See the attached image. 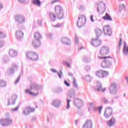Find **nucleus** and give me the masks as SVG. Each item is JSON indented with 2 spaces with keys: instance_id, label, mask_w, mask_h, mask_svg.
<instances>
[{
  "instance_id": "1",
  "label": "nucleus",
  "mask_w": 128,
  "mask_h": 128,
  "mask_svg": "<svg viewBox=\"0 0 128 128\" xmlns=\"http://www.w3.org/2000/svg\"><path fill=\"white\" fill-rule=\"evenodd\" d=\"M99 60H104L101 62V66L102 68H108L112 66V57L110 56H98Z\"/></svg>"
},
{
  "instance_id": "2",
  "label": "nucleus",
  "mask_w": 128,
  "mask_h": 128,
  "mask_svg": "<svg viewBox=\"0 0 128 128\" xmlns=\"http://www.w3.org/2000/svg\"><path fill=\"white\" fill-rule=\"evenodd\" d=\"M40 89V86L33 83L30 86V89H26L25 90V92L26 94H30V96H36L38 94V93H34L32 92V90H39Z\"/></svg>"
},
{
  "instance_id": "3",
  "label": "nucleus",
  "mask_w": 128,
  "mask_h": 128,
  "mask_svg": "<svg viewBox=\"0 0 128 128\" xmlns=\"http://www.w3.org/2000/svg\"><path fill=\"white\" fill-rule=\"evenodd\" d=\"M12 122H14V120L10 118L0 119V124L2 126H8L12 124Z\"/></svg>"
},
{
  "instance_id": "4",
  "label": "nucleus",
  "mask_w": 128,
  "mask_h": 128,
  "mask_svg": "<svg viewBox=\"0 0 128 128\" xmlns=\"http://www.w3.org/2000/svg\"><path fill=\"white\" fill-rule=\"evenodd\" d=\"M55 12L58 20H62L64 18V11L60 6H56Z\"/></svg>"
},
{
  "instance_id": "5",
  "label": "nucleus",
  "mask_w": 128,
  "mask_h": 128,
  "mask_svg": "<svg viewBox=\"0 0 128 128\" xmlns=\"http://www.w3.org/2000/svg\"><path fill=\"white\" fill-rule=\"evenodd\" d=\"M86 18L84 15H81L78 17V20L77 22V26L80 28L82 26H84V24H86Z\"/></svg>"
},
{
  "instance_id": "6",
  "label": "nucleus",
  "mask_w": 128,
  "mask_h": 128,
  "mask_svg": "<svg viewBox=\"0 0 128 128\" xmlns=\"http://www.w3.org/2000/svg\"><path fill=\"white\" fill-rule=\"evenodd\" d=\"M73 102L77 108H80L84 104L82 100L79 98H74Z\"/></svg>"
},
{
  "instance_id": "7",
  "label": "nucleus",
  "mask_w": 128,
  "mask_h": 128,
  "mask_svg": "<svg viewBox=\"0 0 128 128\" xmlns=\"http://www.w3.org/2000/svg\"><path fill=\"white\" fill-rule=\"evenodd\" d=\"M97 10L100 14H103L106 10V4L103 2H100L98 4Z\"/></svg>"
},
{
  "instance_id": "8",
  "label": "nucleus",
  "mask_w": 128,
  "mask_h": 128,
  "mask_svg": "<svg viewBox=\"0 0 128 128\" xmlns=\"http://www.w3.org/2000/svg\"><path fill=\"white\" fill-rule=\"evenodd\" d=\"M109 90L110 94H118V90L116 89V84L114 82L112 83L109 88Z\"/></svg>"
},
{
  "instance_id": "9",
  "label": "nucleus",
  "mask_w": 128,
  "mask_h": 128,
  "mask_svg": "<svg viewBox=\"0 0 128 128\" xmlns=\"http://www.w3.org/2000/svg\"><path fill=\"white\" fill-rule=\"evenodd\" d=\"M96 74L98 78H106L108 76V71H104L102 70H100L97 71L96 73Z\"/></svg>"
},
{
  "instance_id": "10",
  "label": "nucleus",
  "mask_w": 128,
  "mask_h": 128,
  "mask_svg": "<svg viewBox=\"0 0 128 128\" xmlns=\"http://www.w3.org/2000/svg\"><path fill=\"white\" fill-rule=\"evenodd\" d=\"M103 32L105 36H112V32L110 25L104 26L103 27Z\"/></svg>"
},
{
  "instance_id": "11",
  "label": "nucleus",
  "mask_w": 128,
  "mask_h": 128,
  "mask_svg": "<svg viewBox=\"0 0 128 128\" xmlns=\"http://www.w3.org/2000/svg\"><path fill=\"white\" fill-rule=\"evenodd\" d=\"M36 109L32 107H26L23 110V114L24 116H28L30 112H34Z\"/></svg>"
},
{
  "instance_id": "12",
  "label": "nucleus",
  "mask_w": 128,
  "mask_h": 128,
  "mask_svg": "<svg viewBox=\"0 0 128 128\" xmlns=\"http://www.w3.org/2000/svg\"><path fill=\"white\" fill-rule=\"evenodd\" d=\"M94 90L96 92H104L106 90V88H102V84L100 82H97L96 87H94Z\"/></svg>"
},
{
  "instance_id": "13",
  "label": "nucleus",
  "mask_w": 128,
  "mask_h": 128,
  "mask_svg": "<svg viewBox=\"0 0 128 128\" xmlns=\"http://www.w3.org/2000/svg\"><path fill=\"white\" fill-rule=\"evenodd\" d=\"M16 22L18 24H22L26 22V18L22 15L17 14L14 16Z\"/></svg>"
},
{
  "instance_id": "14",
  "label": "nucleus",
  "mask_w": 128,
  "mask_h": 128,
  "mask_svg": "<svg viewBox=\"0 0 128 128\" xmlns=\"http://www.w3.org/2000/svg\"><path fill=\"white\" fill-rule=\"evenodd\" d=\"M112 114V108L109 107L108 108L104 111V116L106 118H108Z\"/></svg>"
},
{
  "instance_id": "15",
  "label": "nucleus",
  "mask_w": 128,
  "mask_h": 128,
  "mask_svg": "<svg viewBox=\"0 0 128 128\" xmlns=\"http://www.w3.org/2000/svg\"><path fill=\"white\" fill-rule=\"evenodd\" d=\"M110 52V48L106 46H103L100 50V54L102 56L108 54Z\"/></svg>"
},
{
  "instance_id": "16",
  "label": "nucleus",
  "mask_w": 128,
  "mask_h": 128,
  "mask_svg": "<svg viewBox=\"0 0 128 128\" xmlns=\"http://www.w3.org/2000/svg\"><path fill=\"white\" fill-rule=\"evenodd\" d=\"M18 99V95L14 94L12 98L8 100L7 106H10L12 104H16V100Z\"/></svg>"
},
{
  "instance_id": "17",
  "label": "nucleus",
  "mask_w": 128,
  "mask_h": 128,
  "mask_svg": "<svg viewBox=\"0 0 128 128\" xmlns=\"http://www.w3.org/2000/svg\"><path fill=\"white\" fill-rule=\"evenodd\" d=\"M93 124L92 120H87L83 125L82 128H92Z\"/></svg>"
},
{
  "instance_id": "18",
  "label": "nucleus",
  "mask_w": 128,
  "mask_h": 128,
  "mask_svg": "<svg viewBox=\"0 0 128 128\" xmlns=\"http://www.w3.org/2000/svg\"><path fill=\"white\" fill-rule=\"evenodd\" d=\"M116 124V118L112 117L107 122V126L110 128L114 126Z\"/></svg>"
},
{
  "instance_id": "19",
  "label": "nucleus",
  "mask_w": 128,
  "mask_h": 128,
  "mask_svg": "<svg viewBox=\"0 0 128 128\" xmlns=\"http://www.w3.org/2000/svg\"><path fill=\"white\" fill-rule=\"evenodd\" d=\"M91 43L92 46H94L96 47V46H100V44H102V41L98 39H96V40L93 39L91 40Z\"/></svg>"
},
{
  "instance_id": "20",
  "label": "nucleus",
  "mask_w": 128,
  "mask_h": 128,
  "mask_svg": "<svg viewBox=\"0 0 128 128\" xmlns=\"http://www.w3.org/2000/svg\"><path fill=\"white\" fill-rule=\"evenodd\" d=\"M61 42L63 44H66V46H70L71 44L70 40L66 37L62 38L61 39Z\"/></svg>"
},
{
  "instance_id": "21",
  "label": "nucleus",
  "mask_w": 128,
  "mask_h": 128,
  "mask_svg": "<svg viewBox=\"0 0 128 128\" xmlns=\"http://www.w3.org/2000/svg\"><path fill=\"white\" fill-rule=\"evenodd\" d=\"M40 40L35 39L32 42V46L34 48H38L39 46H40Z\"/></svg>"
},
{
  "instance_id": "22",
  "label": "nucleus",
  "mask_w": 128,
  "mask_h": 128,
  "mask_svg": "<svg viewBox=\"0 0 128 128\" xmlns=\"http://www.w3.org/2000/svg\"><path fill=\"white\" fill-rule=\"evenodd\" d=\"M24 32L20 31V30H18L16 32V36L18 40H22V38H24Z\"/></svg>"
},
{
  "instance_id": "23",
  "label": "nucleus",
  "mask_w": 128,
  "mask_h": 128,
  "mask_svg": "<svg viewBox=\"0 0 128 128\" xmlns=\"http://www.w3.org/2000/svg\"><path fill=\"white\" fill-rule=\"evenodd\" d=\"M18 70V66L16 64H13L12 66V68L8 70V74H14V70Z\"/></svg>"
},
{
  "instance_id": "24",
  "label": "nucleus",
  "mask_w": 128,
  "mask_h": 128,
  "mask_svg": "<svg viewBox=\"0 0 128 128\" xmlns=\"http://www.w3.org/2000/svg\"><path fill=\"white\" fill-rule=\"evenodd\" d=\"M102 102L104 104H112L114 102V100L112 98L110 100H108L106 98L104 97L102 98Z\"/></svg>"
},
{
  "instance_id": "25",
  "label": "nucleus",
  "mask_w": 128,
  "mask_h": 128,
  "mask_svg": "<svg viewBox=\"0 0 128 128\" xmlns=\"http://www.w3.org/2000/svg\"><path fill=\"white\" fill-rule=\"evenodd\" d=\"M8 54L11 58H14L18 56V52L14 50L11 49L9 50Z\"/></svg>"
},
{
  "instance_id": "26",
  "label": "nucleus",
  "mask_w": 128,
  "mask_h": 128,
  "mask_svg": "<svg viewBox=\"0 0 128 128\" xmlns=\"http://www.w3.org/2000/svg\"><path fill=\"white\" fill-rule=\"evenodd\" d=\"M60 104H62V101H60V100H53L52 104L55 108H58V106H60Z\"/></svg>"
},
{
  "instance_id": "27",
  "label": "nucleus",
  "mask_w": 128,
  "mask_h": 128,
  "mask_svg": "<svg viewBox=\"0 0 128 128\" xmlns=\"http://www.w3.org/2000/svg\"><path fill=\"white\" fill-rule=\"evenodd\" d=\"M76 96V90H70L68 93V96L69 98H74Z\"/></svg>"
},
{
  "instance_id": "28",
  "label": "nucleus",
  "mask_w": 128,
  "mask_h": 128,
  "mask_svg": "<svg viewBox=\"0 0 128 128\" xmlns=\"http://www.w3.org/2000/svg\"><path fill=\"white\" fill-rule=\"evenodd\" d=\"M123 54L124 56H128V45H126V42H124Z\"/></svg>"
},
{
  "instance_id": "29",
  "label": "nucleus",
  "mask_w": 128,
  "mask_h": 128,
  "mask_svg": "<svg viewBox=\"0 0 128 128\" xmlns=\"http://www.w3.org/2000/svg\"><path fill=\"white\" fill-rule=\"evenodd\" d=\"M102 18L104 20H108V22H112V18L110 16V14H108L106 13L104 16L102 17Z\"/></svg>"
},
{
  "instance_id": "30",
  "label": "nucleus",
  "mask_w": 128,
  "mask_h": 128,
  "mask_svg": "<svg viewBox=\"0 0 128 128\" xmlns=\"http://www.w3.org/2000/svg\"><path fill=\"white\" fill-rule=\"evenodd\" d=\"M49 18L52 22H54L55 20H56V16L52 12H50L49 14Z\"/></svg>"
},
{
  "instance_id": "31",
  "label": "nucleus",
  "mask_w": 128,
  "mask_h": 128,
  "mask_svg": "<svg viewBox=\"0 0 128 128\" xmlns=\"http://www.w3.org/2000/svg\"><path fill=\"white\" fill-rule=\"evenodd\" d=\"M95 32L96 34L97 38H98V36H100L102 34V31L100 28L96 29L95 30Z\"/></svg>"
},
{
  "instance_id": "32",
  "label": "nucleus",
  "mask_w": 128,
  "mask_h": 128,
  "mask_svg": "<svg viewBox=\"0 0 128 128\" xmlns=\"http://www.w3.org/2000/svg\"><path fill=\"white\" fill-rule=\"evenodd\" d=\"M34 38L35 40H40L42 38V35H40V34L36 32L34 34Z\"/></svg>"
},
{
  "instance_id": "33",
  "label": "nucleus",
  "mask_w": 128,
  "mask_h": 128,
  "mask_svg": "<svg viewBox=\"0 0 128 128\" xmlns=\"http://www.w3.org/2000/svg\"><path fill=\"white\" fill-rule=\"evenodd\" d=\"M38 60V55L36 54V52H33V56L31 59L32 60Z\"/></svg>"
},
{
  "instance_id": "34",
  "label": "nucleus",
  "mask_w": 128,
  "mask_h": 128,
  "mask_svg": "<svg viewBox=\"0 0 128 128\" xmlns=\"http://www.w3.org/2000/svg\"><path fill=\"white\" fill-rule=\"evenodd\" d=\"M32 2L34 4L35 6H40V4H42V3H40V0H33Z\"/></svg>"
},
{
  "instance_id": "35",
  "label": "nucleus",
  "mask_w": 128,
  "mask_h": 128,
  "mask_svg": "<svg viewBox=\"0 0 128 128\" xmlns=\"http://www.w3.org/2000/svg\"><path fill=\"white\" fill-rule=\"evenodd\" d=\"M26 56L29 60H32V56H34V52H27L26 54Z\"/></svg>"
},
{
  "instance_id": "36",
  "label": "nucleus",
  "mask_w": 128,
  "mask_h": 128,
  "mask_svg": "<svg viewBox=\"0 0 128 128\" xmlns=\"http://www.w3.org/2000/svg\"><path fill=\"white\" fill-rule=\"evenodd\" d=\"M6 86V82L4 80H0V86L4 88Z\"/></svg>"
},
{
  "instance_id": "37",
  "label": "nucleus",
  "mask_w": 128,
  "mask_h": 128,
  "mask_svg": "<svg viewBox=\"0 0 128 128\" xmlns=\"http://www.w3.org/2000/svg\"><path fill=\"white\" fill-rule=\"evenodd\" d=\"M83 62H90V59L88 56H84L83 59Z\"/></svg>"
},
{
  "instance_id": "38",
  "label": "nucleus",
  "mask_w": 128,
  "mask_h": 128,
  "mask_svg": "<svg viewBox=\"0 0 128 128\" xmlns=\"http://www.w3.org/2000/svg\"><path fill=\"white\" fill-rule=\"evenodd\" d=\"M67 100V106H66V110H70V100L68 98H66Z\"/></svg>"
},
{
  "instance_id": "39",
  "label": "nucleus",
  "mask_w": 128,
  "mask_h": 128,
  "mask_svg": "<svg viewBox=\"0 0 128 128\" xmlns=\"http://www.w3.org/2000/svg\"><path fill=\"white\" fill-rule=\"evenodd\" d=\"M6 36V34H4V32H2V31L0 30V39L4 38Z\"/></svg>"
},
{
  "instance_id": "40",
  "label": "nucleus",
  "mask_w": 128,
  "mask_h": 128,
  "mask_svg": "<svg viewBox=\"0 0 128 128\" xmlns=\"http://www.w3.org/2000/svg\"><path fill=\"white\" fill-rule=\"evenodd\" d=\"M73 86L75 88H78V83H76V81L74 78H73Z\"/></svg>"
},
{
  "instance_id": "41",
  "label": "nucleus",
  "mask_w": 128,
  "mask_h": 128,
  "mask_svg": "<svg viewBox=\"0 0 128 128\" xmlns=\"http://www.w3.org/2000/svg\"><path fill=\"white\" fill-rule=\"evenodd\" d=\"M85 80L86 82H90L92 80V76L90 75L85 76Z\"/></svg>"
},
{
  "instance_id": "42",
  "label": "nucleus",
  "mask_w": 128,
  "mask_h": 128,
  "mask_svg": "<svg viewBox=\"0 0 128 128\" xmlns=\"http://www.w3.org/2000/svg\"><path fill=\"white\" fill-rule=\"evenodd\" d=\"M4 46V41L3 40H0V49L2 48Z\"/></svg>"
},
{
  "instance_id": "43",
  "label": "nucleus",
  "mask_w": 128,
  "mask_h": 128,
  "mask_svg": "<svg viewBox=\"0 0 128 128\" xmlns=\"http://www.w3.org/2000/svg\"><path fill=\"white\" fill-rule=\"evenodd\" d=\"M20 104H18L16 108L11 110L12 112H18V108H20Z\"/></svg>"
},
{
  "instance_id": "44",
  "label": "nucleus",
  "mask_w": 128,
  "mask_h": 128,
  "mask_svg": "<svg viewBox=\"0 0 128 128\" xmlns=\"http://www.w3.org/2000/svg\"><path fill=\"white\" fill-rule=\"evenodd\" d=\"M124 8H126L124 4H122L119 6V10H124Z\"/></svg>"
},
{
  "instance_id": "45",
  "label": "nucleus",
  "mask_w": 128,
  "mask_h": 128,
  "mask_svg": "<svg viewBox=\"0 0 128 128\" xmlns=\"http://www.w3.org/2000/svg\"><path fill=\"white\" fill-rule=\"evenodd\" d=\"M56 74H58V78H62V72L60 70V74L58 72H57Z\"/></svg>"
},
{
  "instance_id": "46",
  "label": "nucleus",
  "mask_w": 128,
  "mask_h": 128,
  "mask_svg": "<svg viewBox=\"0 0 128 128\" xmlns=\"http://www.w3.org/2000/svg\"><path fill=\"white\" fill-rule=\"evenodd\" d=\"M62 92V88H58L56 91V94H60V92Z\"/></svg>"
},
{
  "instance_id": "47",
  "label": "nucleus",
  "mask_w": 128,
  "mask_h": 128,
  "mask_svg": "<svg viewBox=\"0 0 128 128\" xmlns=\"http://www.w3.org/2000/svg\"><path fill=\"white\" fill-rule=\"evenodd\" d=\"M102 106H99L98 108V110L99 112V114H102Z\"/></svg>"
},
{
  "instance_id": "48",
  "label": "nucleus",
  "mask_w": 128,
  "mask_h": 128,
  "mask_svg": "<svg viewBox=\"0 0 128 128\" xmlns=\"http://www.w3.org/2000/svg\"><path fill=\"white\" fill-rule=\"evenodd\" d=\"M84 6L81 5L78 7V10H84Z\"/></svg>"
},
{
  "instance_id": "49",
  "label": "nucleus",
  "mask_w": 128,
  "mask_h": 128,
  "mask_svg": "<svg viewBox=\"0 0 128 128\" xmlns=\"http://www.w3.org/2000/svg\"><path fill=\"white\" fill-rule=\"evenodd\" d=\"M122 44V38H120L119 43H118V48H120Z\"/></svg>"
},
{
  "instance_id": "50",
  "label": "nucleus",
  "mask_w": 128,
  "mask_h": 128,
  "mask_svg": "<svg viewBox=\"0 0 128 128\" xmlns=\"http://www.w3.org/2000/svg\"><path fill=\"white\" fill-rule=\"evenodd\" d=\"M85 70L86 72H88V70H90V66H86Z\"/></svg>"
},
{
  "instance_id": "51",
  "label": "nucleus",
  "mask_w": 128,
  "mask_h": 128,
  "mask_svg": "<svg viewBox=\"0 0 128 128\" xmlns=\"http://www.w3.org/2000/svg\"><path fill=\"white\" fill-rule=\"evenodd\" d=\"M64 84L66 86H70V83H68V82H67L66 80L64 81Z\"/></svg>"
},
{
  "instance_id": "52",
  "label": "nucleus",
  "mask_w": 128,
  "mask_h": 128,
  "mask_svg": "<svg viewBox=\"0 0 128 128\" xmlns=\"http://www.w3.org/2000/svg\"><path fill=\"white\" fill-rule=\"evenodd\" d=\"M54 28H61L62 24H57L56 25H52Z\"/></svg>"
},
{
  "instance_id": "53",
  "label": "nucleus",
  "mask_w": 128,
  "mask_h": 128,
  "mask_svg": "<svg viewBox=\"0 0 128 128\" xmlns=\"http://www.w3.org/2000/svg\"><path fill=\"white\" fill-rule=\"evenodd\" d=\"M20 75H19L18 78H17V80L15 81V84H18V82H20Z\"/></svg>"
},
{
  "instance_id": "54",
  "label": "nucleus",
  "mask_w": 128,
  "mask_h": 128,
  "mask_svg": "<svg viewBox=\"0 0 128 128\" xmlns=\"http://www.w3.org/2000/svg\"><path fill=\"white\" fill-rule=\"evenodd\" d=\"M75 42L76 44H78V38L76 36H75Z\"/></svg>"
},
{
  "instance_id": "55",
  "label": "nucleus",
  "mask_w": 128,
  "mask_h": 128,
  "mask_svg": "<svg viewBox=\"0 0 128 128\" xmlns=\"http://www.w3.org/2000/svg\"><path fill=\"white\" fill-rule=\"evenodd\" d=\"M18 2H20V4H24L26 2V0H18Z\"/></svg>"
},
{
  "instance_id": "56",
  "label": "nucleus",
  "mask_w": 128,
  "mask_h": 128,
  "mask_svg": "<svg viewBox=\"0 0 128 128\" xmlns=\"http://www.w3.org/2000/svg\"><path fill=\"white\" fill-rule=\"evenodd\" d=\"M90 20L91 22H94V16L92 15L90 16Z\"/></svg>"
},
{
  "instance_id": "57",
  "label": "nucleus",
  "mask_w": 128,
  "mask_h": 128,
  "mask_svg": "<svg viewBox=\"0 0 128 128\" xmlns=\"http://www.w3.org/2000/svg\"><path fill=\"white\" fill-rule=\"evenodd\" d=\"M66 64L68 68H71L70 64L68 62H66Z\"/></svg>"
},
{
  "instance_id": "58",
  "label": "nucleus",
  "mask_w": 128,
  "mask_h": 128,
  "mask_svg": "<svg viewBox=\"0 0 128 128\" xmlns=\"http://www.w3.org/2000/svg\"><path fill=\"white\" fill-rule=\"evenodd\" d=\"M4 8V6L2 3H0V10Z\"/></svg>"
},
{
  "instance_id": "59",
  "label": "nucleus",
  "mask_w": 128,
  "mask_h": 128,
  "mask_svg": "<svg viewBox=\"0 0 128 128\" xmlns=\"http://www.w3.org/2000/svg\"><path fill=\"white\" fill-rule=\"evenodd\" d=\"M52 34H48V38H52Z\"/></svg>"
},
{
  "instance_id": "60",
  "label": "nucleus",
  "mask_w": 128,
  "mask_h": 128,
  "mask_svg": "<svg viewBox=\"0 0 128 128\" xmlns=\"http://www.w3.org/2000/svg\"><path fill=\"white\" fill-rule=\"evenodd\" d=\"M68 75L70 76H74V74H72V72H70V73H68Z\"/></svg>"
},
{
  "instance_id": "61",
  "label": "nucleus",
  "mask_w": 128,
  "mask_h": 128,
  "mask_svg": "<svg viewBox=\"0 0 128 128\" xmlns=\"http://www.w3.org/2000/svg\"><path fill=\"white\" fill-rule=\"evenodd\" d=\"M51 72H56L58 71L54 69H51Z\"/></svg>"
},
{
  "instance_id": "62",
  "label": "nucleus",
  "mask_w": 128,
  "mask_h": 128,
  "mask_svg": "<svg viewBox=\"0 0 128 128\" xmlns=\"http://www.w3.org/2000/svg\"><path fill=\"white\" fill-rule=\"evenodd\" d=\"M38 26H42V20L38 21Z\"/></svg>"
},
{
  "instance_id": "63",
  "label": "nucleus",
  "mask_w": 128,
  "mask_h": 128,
  "mask_svg": "<svg viewBox=\"0 0 128 128\" xmlns=\"http://www.w3.org/2000/svg\"><path fill=\"white\" fill-rule=\"evenodd\" d=\"M58 2L57 0H54V1H53V2H52V4H54V2Z\"/></svg>"
},
{
  "instance_id": "64",
  "label": "nucleus",
  "mask_w": 128,
  "mask_h": 128,
  "mask_svg": "<svg viewBox=\"0 0 128 128\" xmlns=\"http://www.w3.org/2000/svg\"><path fill=\"white\" fill-rule=\"evenodd\" d=\"M75 124H78V120H75Z\"/></svg>"
}]
</instances>
